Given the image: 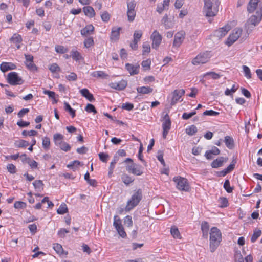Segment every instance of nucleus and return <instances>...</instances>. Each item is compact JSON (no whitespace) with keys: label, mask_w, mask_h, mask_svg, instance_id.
<instances>
[{"label":"nucleus","mask_w":262,"mask_h":262,"mask_svg":"<svg viewBox=\"0 0 262 262\" xmlns=\"http://www.w3.org/2000/svg\"><path fill=\"white\" fill-rule=\"evenodd\" d=\"M210 234L209 248L211 252H214L219 247L222 241V234L216 227L211 228Z\"/></svg>","instance_id":"obj_1"},{"label":"nucleus","mask_w":262,"mask_h":262,"mask_svg":"<svg viewBox=\"0 0 262 262\" xmlns=\"http://www.w3.org/2000/svg\"><path fill=\"white\" fill-rule=\"evenodd\" d=\"M142 198V192L141 189H138L132 195L131 199L127 201L126 210L129 211L136 207Z\"/></svg>","instance_id":"obj_2"},{"label":"nucleus","mask_w":262,"mask_h":262,"mask_svg":"<svg viewBox=\"0 0 262 262\" xmlns=\"http://www.w3.org/2000/svg\"><path fill=\"white\" fill-rule=\"evenodd\" d=\"M203 12L207 17H213L218 12L217 4L213 5L210 0H204Z\"/></svg>","instance_id":"obj_3"},{"label":"nucleus","mask_w":262,"mask_h":262,"mask_svg":"<svg viewBox=\"0 0 262 262\" xmlns=\"http://www.w3.org/2000/svg\"><path fill=\"white\" fill-rule=\"evenodd\" d=\"M173 181L176 184V187L180 191L188 192L190 190V186L187 180L181 177H175Z\"/></svg>","instance_id":"obj_4"},{"label":"nucleus","mask_w":262,"mask_h":262,"mask_svg":"<svg viewBox=\"0 0 262 262\" xmlns=\"http://www.w3.org/2000/svg\"><path fill=\"white\" fill-rule=\"evenodd\" d=\"M211 57L210 52L206 51L198 54L192 60V63L194 65L204 64L207 62Z\"/></svg>","instance_id":"obj_5"},{"label":"nucleus","mask_w":262,"mask_h":262,"mask_svg":"<svg viewBox=\"0 0 262 262\" xmlns=\"http://www.w3.org/2000/svg\"><path fill=\"white\" fill-rule=\"evenodd\" d=\"M243 32L242 28L240 27H236L232 29L230 33V46L238 40L241 42L243 41L244 39L242 37Z\"/></svg>","instance_id":"obj_6"},{"label":"nucleus","mask_w":262,"mask_h":262,"mask_svg":"<svg viewBox=\"0 0 262 262\" xmlns=\"http://www.w3.org/2000/svg\"><path fill=\"white\" fill-rule=\"evenodd\" d=\"M7 77L8 82L11 85H20L24 83V80L16 72H10L8 74Z\"/></svg>","instance_id":"obj_7"},{"label":"nucleus","mask_w":262,"mask_h":262,"mask_svg":"<svg viewBox=\"0 0 262 262\" xmlns=\"http://www.w3.org/2000/svg\"><path fill=\"white\" fill-rule=\"evenodd\" d=\"M113 226L121 237L125 238L126 236V234L121 223V220L118 215L114 216Z\"/></svg>","instance_id":"obj_8"},{"label":"nucleus","mask_w":262,"mask_h":262,"mask_svg":"<svg viewBox=\"0 0 262 262\" xmlns=\"http://www.w3.org/2000/svg\"><path fill=\"white\" fill-rule=\"evenodd\" d=\"M256 15H252L249 18V22L254 26L258 25L262 19V4H259L258 9L256 11Z\"/></svg>","instance_id":"obj_9"},{"label":"nucleus","mask_w":262,"mask_h":262,"mask_svg":"<svg viewBox=\"0 0 262 262\" xmlns=\"http://www.w3.org/2000/svg\"><path fill=\"white\" fill-rule=\"evenodd\" d=\"M126 169L128 172L136 176H141L143 173L142 166L134 163L127 165Z\"/></svg>","instance_id":"obj_10"},{"label":"nucleus","mask_w":262,"mask_h":262,"mask_svg":"<svg viewBox=\"0 0 262 262\" xmlns=\"http://www.w3.org/2000/svg\"><path fill=\"white\" fill-rule=\"evenodd\" d=\"M234 261V262H252L253 257L251 255L249 254L246 256L245 258H244L243 255L241 254V250L235 249Z\"/></svg>","instance_id":"obj_11"},{"label":"nucleus","mask_w":262,"mask_h":262,"mask_svg":"<svg viewBox=\"0 0 262 262\" xmlns=\"http://www.w3.org/2000/svg\"><path fill=\"white\" fill-rule=\"evenodd\" d=\"M150 39L152 40V48L157 50L162 41L161 35L157 30H155L150 36Z\"/></svg>","instance_id":"obj_12"},{"label":"nucleus","mask_w":262,"mask_h":262,"mask_svg":"<svg viewBox=\"0 0 262 262\" xmlns=\"http://www.w3.org/2000/svg\"><path fill=\"white\" fill-rule=\"evenodd\" d=\"M229 31V26L228 25L220 28L214 31L212 36L216 37L217 39H220L224 37Z\"/></svg>","instance_id":"obj_13"},{"label":"nucleus","mask_w":262,"mask_h":262,"mask_svg":"<svg viewBox=\"0 0 262 262\" xmlns=\"http://www.w3.org/2000/svg\"><path fill=\"white\" fill-rule=\"evenodd\" d=\"M185 37V33L183 31H181L176 33L173 42V47L176 48L180 47L183 42Z\"/></svg>","instance_id":"obj_14"},{"label":"nucleus","mask_w":262,"mask_h":262,"mask_svg":"<svg viewBox=\"0 0 262 262\" xmlns=\"http://www.w3.org/2000/svg\"><path fill=\"white\" fill-rule=\"evenodd\" d=\"M184 94L185 91L183 89L174 90L173 92V96L171 100L170 105L171 106L175 105L181 97L184 95Z\"/></svg>","instance_id":"obj_15"},{"label":"nucleus","mask_w":262,"mask_h":262,"mask_svg":"<svg viewBox=\"0 0 262 262\" xmlns=\"http://www.w3.org/2000/svg\"><path fill=\"white\" fill-rule=\"evenodd\" d=\"M125 68L131 75H136L139 73L140 66L138 64L133 65L130 63H126Z\"/></svg>","instance_id":"obj_16"},{"label":"nucleus","mask_w":262,"mask_h":262,"mask_svg":"<svg viewBox=\"0 0 262 262\" xmlns=\"http://www.w3.org/2000/svg\"><path fill=\"white\" fill-rule=\"evenodd\" d=\"M111 88L118 91L124 90L127 86V82L124 80H122L118 82H111L110 84Z\"/></svg>","instance_id":"obj_17"},{"label":"nucleus","mask_w":262,"mask_h":262,"mask_svg":"<svg viewBox=\"0 0 262 262\" xmlns=\"http://www.w3.org/2000/svg\"><path fill=\"white\" fill-rule=\"evenodd\" d=\"M259 4H262L260 3L259 2L250 0L247 7L248 12L251 13L253 12L255 10H257L259 7Z\"/></svg>","instance_id":"obj_18"},{"label":"nucleus","mask_w":262,"mask_h":262,"mask_svg":"<svg viewBox=\"0 0 262 262\" xmlns=\"http://www.w3.org/2000/svg\"><path fill=\"white\" fill-rule=\"evenodd\" d=\"M16 68V66L11 62H2L0 65V69L3 72L14 70Z\"/></svg>","instance_id":"obj_19"},{"label":"nucleus","mask_w":262,"mask_h":262,"mask_svg":"<svg viewBox=\"0 0 262 262\" xmlns=\"http://www.w3.org/2000/svg\"><path fill=\"white\" fill-rule=\"evenodd\" d=\"M220 154L219 149L215 146L212 147L211 149L206 151L205 156L207 159L213 158V155H217Z\"/></svg>","instance_id":"obj_20"},{"label":"nucleus","mask_w":262,"mask_h":262,"mask_svg":"<svg viewBox=\"0 0 262 262\" xmlns=\"http://www.w3.org/2000/svg\"><path fill=\"white\" fill-rule=\"evenodd\" d=\"M94 31V26L92 25H88L81 30V34L82 36H86L92 34Z\"/></svg>","instance_id":"obj_21"},{"label":"nucleus","mask_w":262,"mask_h":262,"mask_svg":"<svg viewBox=\"0 0 262 262\" xmlns=\"http://www.w3.org/2000/svg\"><path fill=\"white\" fill-rule=\"evenodd\" d=\"M91 75L93 77L103 79H107L109 77L107 74L102 71H94L91 74Z\"/></svg>","instance_id":"obj_22"},{"label":"nucleus","mask_w":262,"mask_h":262,"mask_svg":"<svg viewBox=\"0 0 262 262\" xmlns=\"http://www.w3.org/2000/svg\"><path fill=\"white\" fill-rule=\"evenodd\" d=\"M80 92L82 96L84 97L89 101L92 102L95 100L93 95L87 89H82L80 91Z\"/></svg>","instance_id":"obj_23"},{"label":"nucleus","mask_w":262,"mask_h":262,"mask_svg":"<svg viewBox=\"0 0 262 262\" xmlns=\"http://www.w3.org/2000/svg\"><path fill=\"white\" fill-rule=\"evenodd\" d=\"M120 27L113 28L111 31L110 38L111 40H117L120 36Z\"/></svg>","instance_id":"obj_24"},{"label":"nucleus","mask_w":262,"mask_h":262,"mask_svg":"<svg viewBox=\"0 0 262 262\" xmlns=\"http://www.w3.org/2000/svg\"><path fill=\"white\" fill-rule=\"evenodd\" d=\"M83 11L85 15L90 18L94 17L95 15V11L91 6H85L83 8Z\"/></svg>","instance_id":"obj_25"},{"label":"nucleus","mask_w":262,"mask_h":262,"mask_svg":"<svg viewBox=\"0 0 262 262\" xmlns=\"http://www.w3.org/2000/svg\"><path fill=\"white\" fill-rule=\"evenodd\" d=\"M162 23L164 25L165 29H170L173 27V23L168 20V15L165 14L161 20Z\"/></svg>","instance_id":"obj_26"},{"label":"nucleus","mask_w":262,"mask_h":262,"mask_svg":"<svg viewBox=\"0 0 262 262\" xmlns=\"http://www.w3.org/2000/svg\"><path fill=\"white\" fill-rule=\"evenodd\" d=\"M21 157L25 158V159L26 160V163L29 164L31 168L35 169L37 168L38 163L34 160H32L30 158L27 157L26 154H24L21 155Z\"/></svg>","instance_id":"obj_27"},{"label":"nucleus","mask_w":262,"mask_h":262,"mask_svg":"<svg viewBox=\"0 0 262 262\" xmlns=\"http://www.w3.org/2000/svg\"><path fill=\"white\" fill-rule=\"evenodd\" d=\"M165 120L162 124L163 130H169L171 127V121L168 115L167 114L164 116Z\"/></svg>","instance_id":"obj_28"},{"label":"nucleus","mask_w":262,"mask_h":262,"mask_svg":"<svg viewBox=\"0 0 262 262\" xmlns=\"http://www.w3.org/2000/svg\"><path fill=\"white\" fill-rule=\"evenodd\" d=\"M137 91L138 93L142 94H147L153 91V89L149 86H141L137 88Z\"/></svg>","instance_id":"obj_29"},{"label":"nucleus","mask_w":262,"mask_h":262,"mask_svg":"<svg viewBox=\"0 0 262 262\" xmlns=\"http://www.w3.org/2000/svg\"><path fill=\"white\" fill-rule=\"evenodd\" d=\"M121 180L122 182L126 185L131 184L134 181V179L129 175L123 173L121 176Z\"/></svg>","instance_id":"obj_30"},{"label":"nucleus","mask_w":262,"mask_h":262,"mask_svg":"<svg viewBox=\"0 0 262 262\" xmlns=\"http://www.w3.org/2000/svg\"><path fill=\"white\" fill-rule=\"evenodd\" d=\"M209 229V225L207 222H203L201 224V230L204 237H207L208 236V231Z\"/></svg>","instance_id":"obj_31"},{"label":"nucleus","mask_w":262,"mask_h":262,"mask_svg":"<svg viewBox=\"0 0 262 262\" xmlns=\"http://www.w3.org/2000/svg\"><path fill=\"white\" fill-rule=\"evenodd\" d=\"M53 249L57 253H58L59 255H62L64 254V252L63 250V249L62 248V246L61 245L55 243L53 244ZM68 252H66L65 254L67 255Z\"/></svg>","instance_id":"obj_32"},{"label":"nucleus","mask_w":262,"mask_h":262,"mask_svg":"<svg viewBox=\"0 0 262 262\" xmlns=\"http://www.w3.org/2000/svg\"><path fill=\"white\" fill-rule=\"evenodd\" d=\"M224 162L223 157H220L214 160H213L211 163V166L213 168H217L222 165Z\"/></svg>","instance_id":"obj_33"},{"label":"nucleus","mask_w":262,"mask_h":262,"mask_svg":"<svg viewBox=\"0 0 262 262\" xmlns=\"http://www.w3.org/2000/svg\"><path fill=\"white\" fill-rule=\"evenodd\" d=\"M15 147L18 148H25L29 145V142L24 140H19L14 143Z\"/></svg>","instance_id":"obj_34"},{"label":"nucleus","mask_w":262,"mask_h":262,"mask_svg":"<svg viewBox=\"0 0 262 262\" xmlns=\"http://www.w3.org/2000/svg\"><path fill=\"white\" fill-rule=\"evenodd\" d=\"M10 40L13 43L18 44L21 43L23 39L20 35L15 33L11 37Z\"/></svg>","instance_id":"obj_35"},{"label":"nucleus","mask_w":262,"mask_h":262,"mask_svg":"<svg viewBox=\"0 0 262 262\" xmlns=\"http://www.w3.org/2000/svg\"><path fill=\"white\" fill-rule=\"evenodd\" d=\"M71 56L72 58L75 61H77L82 59L81 54L77 51L73 49L71 52Z\"/></svg>","instance_id":"obj_36"},{"label":"nucleus","mask_w":262,"mask_h":262,"mask_svg":"<svg viewBox=\"0 0 262 262\" xmlns=\"http://www.w3.org/2000/svg\"><path fill=\"white\" fill-rule=\"evenodd\" d=\"M170 233L174 238H181V235L177 227L173 226L171 228Z\"/></svg>","instance_id":"obj_37"},{"label":"nucleus","mask_w":262,"mask_h":262,"mask_svg":"<svg viewBox=\"0 0 262 262\" xmlns=\"http://www.w3.org/2000/svg\"><path fill=\"white\" fill-rule=\"evenodd\" d=\"M197 127L195 125H192L186 129V133L188 135L193 136L197 132Z\"/></svg>","instance_id":"obj_38"},{"label":"nucleus","mask_w":262,"mask_h":262,"mask_svg":"<svg viewBox=\"0 0 262 262\" xmlns=\"http://www.w3.org/2000/svg\"><path fill=\"white\" fill-rule=\"evenodd\" d=\"M53 139L55 144L58 145L63 141V136L60 134L57 133L54 135Z\"/></svg>","instance_id":"obj_39"},{"label":"nucleus","mask_w":262,"mask_h":262,"mask_svg":"<svg viewBox=\"0 0 262 262\" xmlns=\"http://www.w3.org/2000/svg\"><path fill=\"white\" fill-rule=\"evenodd\" d=\"M64 104L65 110L69 112L71 117L74 118L75 116V110L71 108L68 102H64Z\"/></svg>","instance_id":"obj_40"},{"label":"nucleus","mask_w":262,"mask_h":262,"mask_svg":"<svg viewBox=\"0 0 262 262\" xmlns=\"http://www.w3.org/2000/svg\"><path fill=\"white\" fill-rule=\"evenodd\" d=\"M68 212V208L67 205L63 203H62L57 210V212L59 214H64Z\"/></svg>","instance_id":"obj_41"},{"label":"nucleus","mask_w":262,"mask_h":262,"mask_svg":"<svg viewBox=\"0 0 262 262\" xmlns=\"http://www.w3.org/2000/svg\"><path fill=\"white\" fill-rule=\"evenodd\" d=\"M55 51L58 53L64 54L68 51V49L61 45H56L55 47Z\"/></svg>","instance_id":"obj_42"},{"label":"nucleus","mask_w":262,"mask_h":262,"mask_svg":"<svg viewBox=\"0 0 262 262\" xmlns=\"http://www.w3.org/2000/svg\"><path fill=\"white\" fill-rule=\"evenodd\" d=\"M42 147L48 150L49 149L50 146V140L49 137H45L42 138Z\"/></svg>","instance_id":"obj_43"},{"label":"nucleus","mask_w":262,"mask_h":262,"mask_svg":"<svg viewBox=\"0 0 262 262\" xmlns=\"http://www.w3.org/2000/svg\"><path fill=\"white\" fill-rule=\"evenodd\" d=\"M261 234V230L259 229H256L254 231V232L251 237V242L252 243L255 242L257 240V239L260 236Z\"/></svg>","instance_id":"obj_44"},{"label":"nucleus","mask_w":262,"mask_h":262,"mask_svg":"<svg viewBox=\"0 0 262 262\" xmlns=\"http://www.w3.org/2000/svg\"><path fill=\"white\" fill-rule=\"evenodd\" d=\"M219 207L221 208L227 207L228 204V200L226 198L220 197L219 199Z\"/></svg>","instance_id":"obj_45"},{"label":"nucleus","mask_w":262,"mask_h":262,"mask_svg":"<svg viewBox=\"0 0 262 262\" xmlns=\"http://www.w3.org/2000/svg\"><path fill=\"white\" fill-rule=\"evenodd\" d=\"M94 44V42L92 37H88L84 41V47L86 48H90V47L93 46Z\"/></svg>","instance_id":"obj_46"},{"label":"nucleus","mask_w":262,"mask_h":262,"mask_svg":"<svg viewBox=\"0 0 262 262\" xmlns=\"http://www.w3.org/2000/svg\"><path fill=\"white\" fill-rule=\"evenodd\" d=\"M27 204L23 201H16L14 204V207L16 209H24L26 207Z\"/></svg>","instance_id":"obj_47"},{"label":"nucleus","mask_w":262,"mask_h":262,"mask_svg":"<svg viewBox=\"0 0 262 262\" xmlns=\"http://www.w3.org/2000/svg\"><path fill=\"white\" fill-rule=\"evenodd\" d=\"M80 162L79 161L75 160L69 164L67 165V167L72 169L74 171H75L77 168V167L80 165Z\"/></svg>","instance_id":"obj_48"},{"label":"nucleus","mask_w":262,"mask_h":262,"mask_svg":"<svg viewBox=\"0 0 262 262\" xmlns=\"http://www.w3.org/2000/svg\"><path fill=\"white\" fill-rule=\"evenodd\" d=\"M242 68L244 73V76L247 79H250L251 78V73L249 67L246 66H243Z\"/></svg>","instance_id":"obj_49"},{"label":"nucleus","mask_w":262,"mask_h":262,"mask_svg":"<svg viewBox=\"0 0 262 262\" xmlns=\"http://www.w3.org/2000/svg\"><path fill=\"white\" fill-rule=\"evenodd\" d=\"M33 185L36 189H38L40 190V189H43V184L42 181L41 180H36L33 183Z\"/></svg>","instance_id":"obj_50"},{"label":"nucleus","mask_w":262,"mask_h":262,"mask_svg":"<svg viewBox=\"0 0 262 262\" xmlns=\"http://www.w3.org/2000/svg\"><path fill=\"white\" fill-rule=\"evenodd\" d=\"M143 50L142 54L143 55H145L146 54H148L150 52V46L149 43L144 42L143 44Z\"/></svg>","instance_id":"obj_51"},{"label":"nucleus","mask_w":262,"mask_h":262,"mask_svg":"<svg viewBox=\"0 0 262 262\" xmlns=\"http://www.w3.org/2000/svg\"><path fill=\"white\" fill-rule=\"evenodd\" d=\"M57 146H59L60 147V148H61V149H62L65 151H69L71 148L70 145L64 141H62L61 143L59 144Z\"/></svg>","instance_id":"obj_52"},{"label":"nucleus","mask_w":262,"mask_h":262,"mask_svg":"<svg viewBox=\"0 0 262 262\" xmlns=\"http://www.w3.org/2000/svg\"><path fill=\"white\" fill-rule=\"evenodd\" d=\"M49 69L52 73L60 71V67L57 63H53L49 66Z\"/></svg>","instance_id":"obj_53"},{"label":"nucleus","mask_w":262,"mask_h":262,"mask_svg":"<svg viewBox=\"0 0 262 262\" xmlns=\"http://www.w3.org/2000/svg\"><path fill=\"white\" fill-rule=\"evenodd\" d=\"M127 15L128 20L130 22L133 21L136 16V11H127Z\"/></svg>","instance_id":"obj_54"},{"label":"nucleus","mask_w":262,"mask_h":262,"mask_svg":"<svg viewBox=\"0 0 262 262\" xmlns=\"http://www.w3.org/2000/svg\"><path fill=\"white\" fill-rule=\"evenodd\" d=\"M110 15L107 11H104L101 14V18L103 21L108 22L110 19Z\"/></svg>","instance_id":"obj_55"},{"label":"nucleus","mask_w":262,"mask_h":262,"mask_svg":"<svg viewBox=\"0 0 262 262\" xmlns=\"http://www.w3.org/2000/svg\"><path fill=\"white\" fill-rule=\"evenodd\" d=\"M85 110L88 113L93 112L94 114H96L97 113V111L95 106L92 104H88Z\"/></svg>","instance_id":"obj_56"},{"label":"nucleus","mask_w":262,"mask_h":262,"mask_svg":"<svg viewBox=\"0 0 262 262\" xmlns=\"http://www.w3.org/2000/svg\"><path fill=\"white\" fill-rule=\"evenodd\" d=\"M124 224L127 227H132L133 226V221L132 216L130 215H127L124 218Z\"/></svg>","instance_id":"obj_57"},{"label":"nucleus","mask_w":262,"mask_h":262,"mask_svg":"<svg viewBox=\"0 0 262 262\" xmlns=\"http://www.w3.org/2000/svg\"><path fill=\"white\" fill-rule=\"evenodd\" d=\"M37 134V132L34 130H31L29 131L24 130L22 132V135L24 136H34Z\"/></svg>","instance_id":"obj_58"},{"label":"nucleus","mask_w":262,"mask_h":262,"mask_svg":"<svg viewBox=\"0 0 262 262\" xmlns=\"http://www.w3.org/2000/svg\"><path fill=\"white\" fill-rule=\"evenodd\" d=\"M7 169L10 173L14 174L16 172V166L13 164H8L7 166Z\"/></svg>","instance_id":"obj_59"},{"label":"nucleus","mask_w":262,"mask_h":262,"mask_svg":"<svg viewBox=\"0 0 262 262\" xmlns=\"http://www.w3.org/2000/svg\"><path fill=\"white\" fill-rule=\"evenodd\" d=\"M25 63L27 67V68L32 71H35L37 70V67L35 64L33 63V61L32 62H25Z\"/></svg>","instance_id":"obj_60"},{"label":"nucleus","mask_w":262,"mask_h":262,"mask_svg":"<svg viewBox=\"0 0 262 262\" xmlns=\"http://www.w3.org/2000/svg\"><path fill=\"white\" fill-rule=\"evenodd\" d=\"M142 35V32L141 30L135 31L134 33V40L139 41Z\"/></svg>","instance_id":"obj_61"},{"label":"nucleus","mask_w":262,"mask_h":262,"mask_svg":"<svg viewBox=\"0 0 262 262\" xmlns=\"http://www.w3.org/2000/svg\"><path fill=\"white\" fill-rule=\"evenodd\" d=\"M196 111H193L192 112H190L189 113H184L182 115V118L184 120H187L191 117H192L193 116L196 114Z\"/></svg>","instance_id":"obj_62"},{"label":"nucleus","mask_w":262,"mask_h":262,"mask_svg":"<svg viewBox=\"0 0 262 262\" xmlns=\"http://www.w3.org/2000/svg\"><path fill=\"white\" fill-rule=\"evenodd\" d=\"M99 157L100 160L102 161L103 162H107L108 158V155L107 154L104 153V152H100L99 154Z\"/></svg>","instance_id":"obj_63"},{"label":"nucleus","mask_w":262,"mask_h":262,"mask_svg":"<svg viewBox=\"0 0 262 262\" xmlns=\"http://www.w3.org/2000/svg\"><path fill=\"white\" fill-rule=\"evenodd\" d=\"M151 61L149 59L143 60L141 63L142 67L144 68L146 70H149L150 68Z\"/></svg>","instance_id":"obj_64"}]
</instances>
